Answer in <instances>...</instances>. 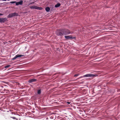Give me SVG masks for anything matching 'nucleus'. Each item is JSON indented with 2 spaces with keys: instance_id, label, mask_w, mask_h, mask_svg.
Wrapping results in <instances>:
<instances>
[{
  "instance_id": "obj_14",
  "label": "nucleus",
  "mask_w": 120,
  "mask_h": 120,
  "mask_svg": "<svg viewBox=\"0 0 120 120\" xmlns=\"http://www.w3.org/2000/svg\"><path fill=\"white\" fill-rule=\"evenodd\" d=\"M41 93V90H38L37 91V93L38 94H40Z\"/></svg>"
},
{
  "instance_id": "obj_2",
  "label": "nucleus",
  "mask_w": 120,
  "mask_h": 120,
  "mask_svg": "<svg viewBox=\"0 0 120 120\" xmlns=\"http://www.w3.org/2000/svg\"><path fill=\"white\" fill-rule=\"evenodd\" d=\"M30 8L31 9H35L38 10H41L43 9V8L41 7L35 6H31L30 7Z\"/></svg>"
},
{
  "instance_id": "obj_6",
  "label": "nucleus",
  "mask_w": 120,
  "mask_h": 120,
  "mask_svg": "<svg viewBox=\"0 0 120 120\" xmlns=\"http://www.w3.org/2000/svg\"><path fill=\"white\" fill-rule=\"evenodd\" d=\"M7 20V19L6 18H0V22H4Z\"/></svg>"
},
{
  "instance_id": "obj_22",
  "label": "nucleus",
  "mask_w": 120,
  "mask_h": 120,
  "mask_svg": "<svg viewBox=\"0 0 120 120\" xmlns=\"http://www.w3.org/2000/svg\"><path fill=\"white\" fill-rule=\"evenodd\" d=\"M2 1H6V0H2Z\"/></svg>"
},
{
  "instance_id": "obj_21",
  "label": "nucleus",
  "mask_w": 120,
  "mask_h": 120,
  "mask_svg": "<svg viewBox=\"0 0 120 120\" xmlns=\"http://www.w3.org/2000/svg\"><path fill=\"white\" fill-rule=\"evenodd\" d=\"M3 15V14H2L0 13V15Z\"/></svg>"
},
{
  "instance_id": "obj_17",
  "label": "nucleus",
  "mask_w": 120,
  "mask_h": 120,
  "mask_svg": "<svg viewBox=\"0 0 120 120\" xmlns=\"http://www.w3.org/2000/svg\"><path fill=\"white\" fill-rule=\"evenodd\" d=\"M79 74H77L74 75V77H76L78 76Z\"/></svg>"
},
{
  "instance_id": "obj_8",
  "label": "nucleus",
  "mask_w": 120,
  "mask_h": 120,
  "mask_svg": "<svg viewBox=\"0 0 120 120\" xmlns=\"http://www.w3.org/2000/svg\"><path fill=\"white\" fill-rule=\"evenodd\" d=\"M23 1L22 0H21L19 2H16V5H22V4Z\"/></svg>"
},
{
  "instance_id": "obj_24",
  "label": "nucleus",
  "mask_w": 120,
  "mask_h": 120,
  "mask_svg": "<svg viewBox=\"0 0 120 120\" xmlns=\"http://www.w3.org/2000/svg\"><path fill=\"white\" fill-rule=\"evenodd\" d=\"M6 89H4V91H6Z\"/></svg>"
},
{
  "instance_id": "obj_16",
  "label": "nucleus",
  "mask_w": 120,
  "mask_h": 120,
  "mask_svg": "<svg viewBox=\"0 0 120 120\" xmlns=\"http://www.w3.org/2000/svg\"><path fill=\"white\" fill-rule=\"evenodd\" d=\"M16 2V1H12L10 2V3L11 4H14Z\"/></svg>"
},
{
  "instance_id": "obj_3",
  "label": "nucleus",
  "mask_w": 120,
  "mask_h": 120,
  "mask_svg": "<svg viewBox=\"0 0 120 120\" xmlns=\"http://www.w3.org/2000/svg\"><path fill=\"white\" fill-rule=\"evenodd\" d=\"M56 34L58 36H61L63 35V32L60 30H57L56 32Z\"/></svg>"
},
{
  "instance_id": "obj_23",
  "label": "nucleus",
  "mask_w": 120,
  "mask_h": 120,
  "mask_svg": "<svg viewBox=\"0 0 120 120\" xmlns=\"http://www.w3.org/2000/svg\"><path fill=\"white\" fill-rule=\"evenodd\" d=\"M83 77V76H81V77H79V78H82Z\"/></svg>"
},
{
  "instance_id": "obj_12",
  "label": "nucleus",
  "mask_w": 120,
  "mask_h": 120,
  "mask_svg": "<svg viewBox=\"0 0 120 120\" xmlns=\"http://www.w3.org/2000/svg\"><path fill=\"white\" fill-rule=\"evenodd\" d=\"M13 15H12V13H11V14H9L8 16V18H11V17H13Z\"/></svg>"
},
{
  "instance_id": "obj_4",
  "label": "nucleus",
  "mask_w": 120,
  "mask_h": 120,
  "mask_svg": "<svg viewBox=\"0 0 120 120\" xmlns=\"http://www.w3.org/2000/svg\"><path fill=\"white\" fill-rule=\"evenodd\" d=\"M22 56H24V55H16L14 58H12V60H14L16 58L20 57Z\"/></svg>"
},
{
  "instance_id": "obj_9",
  "label": "nucleus",
  "mask_w": 120,
  "mask_h": 120,
  "mask_svg": "<svg viewBox=\"0 0 120 120\" xmlns=\"http://www.w3.org/2000/svg\"><path fill=\"white\" fill-rule=\"evenodd\" d=\"M37 80L35 79H33L30 80L28 81V82L29 83H31L33 82H35Z\"/></svg>"
},
{
  "instance_id": "obj_1",
  "label": "nucleus",
  "mask_w": 120,
  "mask_h": 120,
  "mask_svg": "<svg viewBox=\"0 0 120 120\" xmlns=\"http://www.w3.org/2000/svg\"><path fill=\"white\" fill-rule=\"evenodd\" d=\"M61 31L63 32V34H68L71 33L70 31L68 29H62L61 30Z\"/></svg>"
},
{
  "instance_id": "obj_15",
  "label": "nucleus",
  "mask_w": 120,
  "mask_h": 120,
  "mask_svg": "<svg viewBox=\"0 0 120 120\" xmlns=\"http://www.w3.org/2000/svg\"><path fill=\"white\" fill-rule=\"evenodd\" d=\"M10 66V65H7V66H4V68H8Z\"/></svg>"
},
{
  "instance_id": "obj_25",
  "label": "nucleus",
  "mask_w": 120,
  "mask_h": 120,
  "mask_svg": "<svg viewBox=\"0 0 120 120\" xmlns=\"http://www.w3.org/2000/svg\"><path fill=\"white\" fill-rule=\"evenodd\" d=\"M7 0L9 1V0Z\"/></svg>"
},
{
  "instance_id": "obj_11",
  "label": "nucleus",
  "mask_w": 120,
  "mask_h": 120,
  "mask_svg": "<svg viewBox=\"0 0 120 120\" xmlns=\"http://www.w3.org/2000/svg\"><path fill=\"white\" fill-rule=\"evenodd\" d=\"M60 3H58L55 5V7L56 8H58L60 7Z\"/></svg>"
},
{
  "instance_id": "obj_5",
  "label": "nucleus",
  "mask_w": 120,
  "mask_h": 120,
  "mask_svg": "<svg viewBox=\"0 0 120 120\" xmlns=\"http://www.w3.org/2000/svg\"><path fill=\"white\" fill-rule=\"evenodd\" d=\"M64 37L67 39H69L70 38L74 39L75 38L74 37H72L71 35H68V36H65Z\"/></svg>"
},
{
  "instance_id": "obj_18",
  "label": "nucleus",
  "mask_w": 120,
  "mask_h": 120,
  "mask_svg": "<svg viewBox=\"0 0 120 120\" xmlns=\"http://www.w3.org/2000/svg\"><path fill=\"white\" fill-rule=\"evenodd\" d=\"M11 117L12 118H13L14 119H16L17 120H18L16 118H15V117Z\"/></svg>"
},
{
  "instance_id": "obj_20",
  "label": "nucleus",
  "mask_w": 120,
  "mask_h": 120,
  "mask_svg": "<svg viewBox=\"0 0 120 120\" xmlns=\"http://www.w3.org/2000/svg\"><path fill=\"white\" fill-rule=\"evenodd\" d=\"M34 2H32V3H30V4H34Z\"/></svg>"
},
{
  "instance_id": "obj_7",
  "label": "nucleus",
  "mask_w": 120,
  "mask_h": 120,
  "mask_svg": "<svg viewBox=\"0 0 120 120\" xmlns=\"http://www.w3.org/2000/svg\"><path fill=\"white\" fill-rule=\"evenodd\" d=\"M94 75L91 74H89L84 75L83 76V77H91L93 76Z\"/></svg>"
},
{
  "instance_id": "obj_13",
  "label": "nucleus",
  "mask_w": 120,
  "mask_h": 120,
  "mask_svg": "<svg viewBox=\"0 0 120 120\" xmlns=\"http://www.w3.org/2000/svg\"><path fill=\"white\" fill-rule=\"evenodd\" d=\"M13 16H16L18 15V14L16 13H12Z\"/></svg>"
},
{
  "instance_id": "obj_19",
  "label": "nucleus",
  "mask_w": 120,
  "mask_h": 120,
  "mask_svg": "<svg viewBox=\"0 0 120 120\" xmlns=\"http://www.w3.org/2000/svg\"><path fill=\"white\" fill-rule=\"evenodd\" d=\"M71 102H67V103L68 104H69Z\"/></svg>"
},
{
  "instance_id": "obj_10",
  "label": "nucleus",
  "mask_w": 120,
  "mask_h": 120,
  "mask_svg": "<svg viewBox=\"0 0 120 120\" xmlns=\"http://www.w3.org/2000/svg\"><path fill=\"white\" fill-rule=\"evenodd\" d=\"M45 11L47 12H49L50 10V8L48 7H47L45 8Z\"/></svg>"
}]
</instances>
